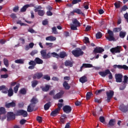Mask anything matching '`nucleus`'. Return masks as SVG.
<instances>
[{
  "mask_svg": "<svg viewBox=\"0 0 128 128\" xmlns=\"http://www.w3.org/2000/svg\"><path fill=\"white\" fill-rule=\"evenodd\" d=\"M100 76H101L102 78H106L108 74V78L109 80H112L113 76H112V72L110 70L108 69H106L104 70V72H98Z\"/></svg>",
  "mask_w": 128,
  "mask_h": 128,
  "instance_id": "f257e3e1",
  "label": "nucleus"
},
{
  "mask_svg": "<svg viewBox=\"0 0 128 128\" xmlns=\"http://www.w3.org/2000/svg\"><path fill=\"white\" fill-rule=\"evenodd\" d=\"M106 40H109V42H112L114 40V32L110 30H108V34L106 35Z\"/></svg>",
  "mask_w": 128,
  "mask_h": 128,
  "instance_id": "f03ea898",
  "label": "nucleus"
},
{
  "mask_svg": "<svg viewBox=\"0 0 128 128\" xmlns=\"http://www.w3.org/2000/svg\"><path fill=\"white\" fill-rule=\"evenodd\" d=\"M41 56L43 60H48L50 58V52L46 53V50H42L40 52Z\"/></svg>",
  "mask_w": 128,
  "mask_h": 128,
  "instance_id": "7ed1b4c3",
  "label": "nucleus"
},
{
  "mask_svg": "<svg viewBox=\"0 0 128 128\" xmlns=\"http://www.w3.org/2000/svg\"><path fill=\"white\" fill-rule=\"evenodd\" d=\"M15 114L16 116H22L24 118H26L28 116V112L22 110H18L16 112Z\"/></svg>",
  "mask_w": 128,
  "mask_h": 128,
  "instance_id": "20e7f679",
  "label": "nucleus"
},
{
  "mask_svg": "<svg viewBox=\"0 0 128 128\" xmlns=\"http://www.w3.org/2000/svg\"><path fill=\"white\" fill-rule=\"evenodd\" d=\"M106 94L107 96V99L106 100V102H110V100L114 96V90H110L108 91H107L106 92Z\"/></svg>",
  "mask_w": 128,
  "mask_h": 128,
  "instance_id": "39448f33",
  "label": "nucleus"
},
{
  "mask_svg": "<svg viewBox=\"0 0 128 128\" xmlns=\"http://www.w3.org/2000/svg\"><path fill=\"white\" fill-rule=\"evenodd\" d=\"M84 54V52H82V49H80V48H78V50H73L72 51V54H74V56L76 58H78V56H82Z\"/></svg>",
  "mask_w": 128,
  "mask_h": 128,
  "instance_id": "423d86ee",
  "label": "nucleus"
},
{
  "mask_svg": "<svg viewBox=\"0 0 128 128\" xmlns=\"http://www.w3.org/2000/svg\"><path fill=\"white\" fill-rule=\"evenodd\" d=\"M120 48H122V47L117 46L116 47L112 48L110 50V52L113 54H120Z\"/></svg>",
  "mask_w": 128,
  "mask_h": 128,
  "instance_id": "0eeeda50",
  "label": "nucleus"
},
{
  "mask_svg": "<svg viewBox=\"0 0 128 128\" xmlns=\"http://www.w3.org/2000/svg\"><path fill=\"white\" fill-rule=\"evenodd\" d=\"M16 114H14L13 112H8L7 114L8 120H16Z\"/></svg>",
  "mask_w": 128,
  "mask_h": 128,
  "instance_id": "6e6552de",
  "label": "nucleus"
},
{
  "mask_svg": "<svg viewBox=\"0 0 128 128\" xmlns=\"http://www.w3.org/2000/svg\"><path fill=\"white\" fill-rule=\"evenodd\" d=\"M122 74H115V79L116 82H122Z\"/></svg>",
  "mask_w": 128,
  "mask_h": 128,
  "instance_id": "1a4fd4ad",
  "label": "nucleus"
},
{
  "mask_svg": "<svg viewBox=\"0 0 128 128\" xmlns=\"http://www.w3.org/2000/svg\"><path fill=\"white\" fill-rule=\"evenodd\" d=\"M64 91H60L53 96V98L54 100H60V98H62V96H64Z\"/></svg>",
  "mask_w": 128,
  "mask_h": 128,
  "instance_id": "9d476101",
  "label": "nucleus"
},
{
  "mask_svg": "<svg viewBox=\"0 0 128 128\" xmlns=\"http://www.w3.org/2000/svg\"><path fill=\"white\" fill-rule=\"evenodd\" d=\"M114 68H118L119 70H128V66L126 65H114Z\"/></svg>",
  "mask_w": 128,
  "mask_h": 128,
  "instance_id": "9b49d317",
  "label": "nucleus"
},
{
  "mask_svg": "<svg viewBox=\"0 0 128 128\" xmlns=\"http://www.w3.org/2000/svg\"><path fill=\"white\" fill-rule=\"evenodd\" d=\"M44 75L42 74V72H36L35 73L34 75H33V79L34 80H40V78H42V76Z\"/></svg>",
  "mask_w": 128,
  "mask_h": 128,
  "instance_id": "f8f14e48",
  "label": "nucleus"
},
{
  "mask_svg": "<svg viewBox=\"0 0 128 128\" xmlns=\"http://www.w3.org/2000/svg\"><path fill=\"white\" fill-rule=\"evenodd\" d=\"M119 108L122 112H128V106H125L124 104H122L120 106Z\"/></svg>",
  "mask_w": 128,
  "mask_h": 128,
  "instance_id": "ddd939ff",
  "label": "nucleus"
},
{
  "mask_svg": "<svg viewBox=\"0 0 128 128\" xmlns=\"http://www.w3.org/2000/svg\"><path fill=\"white\" fill-rule=\"evenodd\" d=\"M63 111L66 114H70L72 112V107L70 106L66 105L62 108Z\"/></svg>",
  "mask_w": 128,
  "mask_h": 128,
  "instance_id": "4468645a",
  "label": "nucleus"
},
{
  "mask_svg": "<svg viewBox=\"0 0 128 128\" xmlns=\"http://www.w3.org/2000/svg\"><path fill=\"white\" fill-rule=\"evenodd\" d=\"M104 52V49L102 48L101 47H96L94 50V52L95 54H102Z\"/></svg>",
  "mask_w": 128,
  "mask_h": 128,
  "instance_id": "2eb2a0df",
  "label": "nucleus"
},
{
  "mask_svg": "<svg viewBox=\"0 0 128 128\" xmlns=\"http://www.w3.org/2000/svg\"><path fill=\"white\" fill-rule=\"evenodd\" d=\"M68 118L66 114H63L61 116L60 118V124H66V120Z\"/></svg>",
  "mask_w": 128,
  "mask_h": 128,
  "instance_id": "dca6fc26",
  "label": "nucleus"
},
{
  "mask_svg": "<svg viewBox=\"0 0 128 128\" xmlns=\"http://www.w3.org/2000/svg\"><path fill=\"white\" fill-rule=\"evenodd\" d=\"M16 106V102L14 101L10 103L6 102L5 104V107L6 108H15Z\"/></svg>",
  "mask_w": 128,
  "mask_h": 128,
  "instance_id": "f3484780",
  "label": "nucleus"
},
{
  "mask_svg": "<svg viewBox=\"0 0 128 128\" xmlns=\"http://www.w3.org/2000/svg\"><path fill=\"white\" fill-rule=\"evenodd\" d=\"M34 6L32 4H27L23 6V7L20 9L21 12H24L26 10V9L28 8H32Z\"/></svg>",
  "mask_w": 128,
  "mask_h": 128,
  "instance_id": "a211bd4d",
  "label": "nucleus"
},
{
  "mask_svg": "<svg viewBox=\"0 0 128 128\" xmlns=\"http://www.w3.org/2000/svg\"><path fill=\"white\" fill-rule=\"evenodd\" d=\"M62 86L66 90H68L70 88V86L68 84V82H66V80L64 81L62 84Z\"/></svg>",
  "mask_w": 128,
  "mask_h": 128,
  "instance_id": "6ab92c4d",
  "label": "nucleus"
},
{
  "mask_svg": "<svg viewBox=\"0 0 128 128\" xmlns=\"http://www.w3.org/2000/svg\"><path fill=\"white\" fill-rule=\"evenodd\" d=\"M92 64H83L82 66L80 67V72L82 70V68H92Z\"/></svg>",
  "mask_w": 128,
  "mask_h": 128,
  "instance_id": "aec40b11",
  "label": "nucleus"
},
{
  "mask_svg": "<svg viewBox=\"0 0 128 128\" xmlns=\"http://www.w3.org/2000/svg\"><path fill=\"white\" fill-rule=\"evenodd\" d=\"M116 119H111L110 120L108 125L109 126L108 127L110 128V126H114V124H116Z\"/></svg>",
  "mask_w": 128,
  "mask_h": 128,
  "instance_id": "412c9836",
  "label": "nucleus"
},
{
  "mask_svg": "<svg viewBox=\"0 0 128 128\" xmlns=\"http://www.w3.org/2000/svg\"><path fill=\"white\" fill-rule=\"evenodd\" d=\"M65 66H70V68H72V62L70 60H66L64 62Z\"/></svg>",
  "mask_w": 128,
  "mask_h": 128,
  "instance_id": "4be33fe9",
  "label": "nucleus"
},
{
  "mask_svg": "<svg viewBox=\"0 0 128 128\" xmlns=\"http://www.w3.org/2000/svg\"><path fill=\"white\" fill-rule=\"evenodd\" d=\"M60 110H58V109H55L54 110H53L51 112L50 116H56V114H60Z\"/></svg>",
  "mask_w": 128,
  "mask_h": 128,
  "instance_id": "5701e85b",
  "label": "nucleus"
},
{
  "mask_svg": "<svg viewBox=\"0 0 128 128\" xmlns=\"http://www.w3.org/2000/svg\"><path fill=\"white\" fill-rule=\"evenodd\" d=\"M34 62L37 64H44V60L38 57L35 58Z\"/></svg>",
  "mask_w": 128,
  "mask_h": 128,
  "instance_id": "b1692460",
  "label": "nucleus"
},
{
  "mask_svg": "<svg viewBox=\"0 0 128 128\" xmlns=\"http://www.w3.org/2000/svg\"><path fill=\"white\" fill-rule=\"evenodd\" d=\"M72 22L74 26H80V23L78 20L77 18L74 19L72 20Z\"/></svg>",
  "mask_w": 128,
  "mask_h": 128,
  "instance_id": "393cba45",
  "label": "nucleus"
},
{
  "mask_svg": "<svg viewBox=\"0 0 128 128\" xmlns=\"http://www.w3.org/2000/svg\"><path fill=\"white\" fill-rule=\"evenodd\" d=\"M74 12L76 14H81V16H84V13L82 12L80 9L76 8L74 10Z\"/></svg>",
  "mask_w": 128,
  "mask_h": 128,
  "instance_id": "a878e982",
  "label": "nucleus"
},
{
  "mask_svg": "<svg viewBox=\"0 0 128 128\" xmlns=\"http://www.w3.org/2000/svg\"><path fill=\"white\" fill-rule=\"evenodd\" d=\"M80 82L82 84H84V82H88V78L85 76L81 77L80 79Z\"/></svg>",
  "mask_w": 128,
  "mask_h": 128,
  "instance_id": "bb28decb",
  "label": "nucleus"
},
{
  "mask_svg": "<svg viewBox=\"0 0 128 128\" xmlns=\"http://www.w3.org/2000/svg\"><path fill=\"white\" fill-rule=\"evenodd\" d=\"M46 40H50V42H54L56 40V38L53 36H49L46 38Z\"/></svg>",
  "mask_w": 128,
  "mask_h": 128,
  "instance_id": "cd10ccee",
  "label": "nucleus"
},
{
  "mask_svg": "<svg viewBox=\"0 0 128 128\" xmlns=\"http://www.w3.org/2000/svg\"><path fill=\"white\" fill-rule=\"evenodd\" d=\"M51 104L52 103L50 102H49L48 103H46V104H45L44 105V110H50V108Z\"/></svg>",
  "mask_w": 128,
  "mask_h": 128,
  "instance_id": "c85d7f7f",
  "label": "nucleus"
},
{
  "mask_svg": "<svg viewBox=\"0 0 128 128\" xmlns=\"http://www.w3.org/2000/svg\"><path fill=\"white\" fill-rule=\"evenodd\" d=\"M50 88V86L46 84L44 87L42 88V92H48Z\"/></svg>",
  "mask_w": 128,
  "mask_h": 128,
  "instance_id": "c756f323",
  "label": "nucleus"
},
{
  "mask_svg": "<svg viewBox=\"0 0 128 128\" xmlns=\"http://www.w3.org/2000/svg\"><path fill=\"white\" fill-rule=\"evenodd\" d=\"M68 55L66 54V53L64 52H60L59 54V58H64L66 56Z\"/></svg>",
  "mask_w": 128,
  "mask_h": 128,
  "instance_id": "7c9ffc66",
  "label": "nucleus"
},
{
  "mask_svg": "<svg viewBox=\"0 0 128 128\" xmlns=\"http://www.w3.org/2000/svg\"><path fill=\"white\" fill-rule=\"evenodd\" d=\"M126 32H122L120 31L119 34V36L121 38H124L126 37Z\"/></svg>",
  "mask_w": 128,
  "mask_h": 128,
  "instance_id": "2f4dec72",
  "label": "nucleus"
},
{
  "mask_svg": "<svg viewBox=\"0 0 128 128\" xmlns=\"http://www.w3.org/2000/svg\"><path fill=\"white\" fill-rule=\"evenodd\" d=\"M50 58H52V56L53 58H60V55L55 52L52 53L50 52Z\"/></svg>",
  "mask_w": 128,
  "mask_h": 128,
  "instance_id": "473e14b6",
  "label": "nucleus"
},
{
  "mask_svg": "<svg viewBox=\"0 0 128 128\" xmlns=\"http://www.w3.org/2000/svg\"><path fill=\"white\" fill-rule=\"evenodd\" d=\"M16 64H24V60L22 59H18L14 60Z\"/></svg>",
  "mask_w": 128,
  "mask_h": 128,
  "instance_id": "72a5a7b5",
  "label": "nucleus"
},
{
  "mask_svg": "<svg viewBox=\"0 0 128 128\" xmlns=\"http://www.w3.org/2000/svg\"><path fill=\"white\" fill-rule=\"evenodd\" d=\"M31 82L32 88H36L38 84V81L36 80H34Z\"/></svg>",
  "mask_w": 128,
  "mask_h": 128,
  "instance_id": "f704fd0d",
  "label": "nucleus"
},
{
  "mask_svg": "<svg viewBox=\"0 0 128 128\" xmlns=\"http://www.w3.org/2000/svg\"><path fill=\"white\" fill-rule=\"evenodd\" d=\"M30 102L32 104H38V98L34 97L33 98H32V99L30 100Z\"/></svg>",
  "mask_w": 128,
  "mask_h": 128,
  "instance_id": "c9c22d12",
  "label": "nucleus"
},
{
  "mask_svg": "<svg viewBox=\"0 0 128 128\" xmlns=\"http://www.w3.org/2000/svg\"><path fill=\"white\" fill-rule=\"evenodd\" d=\"M8 96H14V90H12V88H10L8 90Z\"/></svg>",
  "mask_w": 128,
  "mask_h": 128,
  "instance_id": "e433bc0d",
  "label": "nucleus"
},
{
  "mask_svg": "<svg viewBox=\"0 0 128 128\" xmlns=\"http://www.w3.org/2000/svg\"><path fill=\"white\" fill-rule=\"evenodd\" d=\"M20 88V84H17L16 86L14 88V92L15 94H16L18 92V88Z\"/></svg>",
  "mask_w": 128,
  "mask_h": 128,
  "instance_id": "4c0bfd02",
  "label": "nucleus"
},
{
  "mask_svg": "<svg viewBox=\"0 0 128 128\" xmlns=\"http://www.w3.org/2000/svg\"><path fill=\"white\" fill-rule=\"evenodd\" d=\"M99 120L102 124H106V118L104 116H100L99 118Z\"/></svg>",
  "mask_w": 128,
  "mask_h": 128,
  "instance_id": "58836bf2",
  "label": "nucleus"
},
{
  "mask_svg": "<svg viewBox=\"0 0 128 128\" xmlns=\"http://www.w3.org/2000/svg\"><path fill=\"white\" fill-rule=\"evenodd\" d=\"M19 94H26V90L24 88H22L19 91Z\"/></svg>",
  "mask_w": 128,
  "mask_h": 128,
  "instance_id": "ea45409f",
  "label": "nucleus"
},
{
  "mask_svg": "<svg viewBox=\"0 0 128 128\" xmlns=\"http://www.w3.org/2000/svg\"><path fill=\"white\" fill-rule=\"evenodd\" d=\"M92 92H88L86 94V100H88L90 98V96H92Z\"/></svg>",
  "mask_w": 128,
  "mask_h": 128,
  "instance_id": "a19ab883",
  "label": "nucleus"
},
{
  "mask_svg": "<svg viewBox=\"0 0 128 128\" xmlns=\"http://www.w3.org/2000/svg\"><path fill=\"white\" fill-rule=\"evenodd\" d=\"M126 10H128V6L124 5V6H122V8L120 9V12H126Z\"/></svg>",
  "mask_w": 128,
  "mask_h": 128,
  "instance_id": "79ce46f5",
  "label": "nucleus"
},
{
  "mask_svg": "<svg viewBox=\"0 0 128 128\" xmlns=\"http://www.w3.org/2000/svg\"><path fill=\"white\" fill-rule=\"evenodd\" d=\"M6 114V108L4 107L0 108V114Z\"/></svg>",
  "mask_w": 128,
  "mask_h": 128,
  "instance_id": "37998d69",
  "label": "nucleus"
},
{
  "mask_svg": "<svg viewBox=\"0 0 128 128\" xmlns=\"http://www.w3.org/2000/svg\"><path fill=\"white\" fill-rule=\"evenodd\" d=\"M4 64L6 68H8V60L6 58L4 59Z\"/></svg>",
  "mask_w": 128,
  "mask_h": 128,
  "instance_id": "c03bdc74",
  "label": "nucleus"
},
{
  "mask_svg": "<svg viewBox=\"0 0 128 128\" xmlns=\"http://www.w3.org/2000/svg\"><path fill=\"white\" fill-rule=\"evenodd\" d=\"M70 28L72 30H78V26L76 25H74L72 24H70Z\"/></svg>",
  "mask_w": 128,
  "mask_h": 128,
  "instance_id": "a18cd8bd",
  "label": "nucleus"
},
{
  "mask_svg": "<svg viewBox=\"0 0 128 128\" xmlns=\"http://www.w3.org/2000/svg\"><path fill=\"white\" fill-rule=\"evenodd\" d=\"M96 38L99 39L102 36V34L100 32H98L96 34Z\"/></svg>",
  "mask_w": 128,
  "mask_h": 128,
  "instance_id": "49530a36",
  "label": "nucleus"
},
{
  "mask_svg": "<svg viewBox=\"0 0 128 128\" xmlns=\"http://www.w3.org/2000/svg\"><path fill=\"white\" fill-rule=\"evenodd\" d=\"M122 30V28H115L113 29L114 32H118Z\"/></svg>",
  "mask_w": 128,
  "mask_h": 128,
  "instance_id": "de8ad7c7",
  "label": "nucleus"
},
{
  "mask_svg": "<svg viewBox=\"0 0 128 128\" xmlns=\"http://www.w3.org/2000/svg\"><path fill=\"white\" fill-rule=\"evenodd\" d=\"M44 10H40L38 11V14L40 16H44Z\"/></svg>",
  "mask_w": 128,
  "mask_h": 128,
  "instance_id": "09e8293b",
  "label": "nucleus"
},
{
  "mask_svg": "<svg viewBox=\"0 0 128 128\" xmlns=\"http://www.w3.org/2000/svg\"><path fill=\"white\" fill-rule=\"evenodd\" d=\"M120 2H116L114 4V6L116 8H120Z\"/></svg>",
  "mask_w": 128,
  "mask_h": 128,
  "instance_id": "8fccbe9b",
  "label": "nucleus"
},
{
  "mask_svg": "<svg viewBox=\"0 0 128 128\" xmlns=\"http://www.w3.org/2000/svg\"><path fill=\"white\" fill-rule=\"evenodd\" d=\"M52 32L54 34H58V32L56 30V27H53L52 28Z\"/></svg>",
  "mask_w": 128,
  "mask_h": 128,
  "instance_id": "3c124183",
  "label": "nucleus"
},
{
  "mask_svg": "<svg viewBox=\"0 0 128 128\" xmlns=\"http://www.w3.org/2000/svg\"><path fill=\"white\" fill-rule=\"evenodd\" d=\"M124 83V84H126L127 82H128V76H124V81L122 82Z\"/></svg>",
  "mask_w": 128,
  "mask_h": 128,
  "instance_id": "603ef678",
  "label": "nucleus"
},
{
  "mask_svg": "<svg viewBox=\"0 0 128 128\" xmlns=\"http://www.w3.org/2000/svg\"><path fill=\"white\" fill-rule=\"evenodd\" d=\"M43 78H44V80H50V76L48 74H45Z\"/></svg>",
  "mask_w": 128,
  "mask_h": 128,
  "instance_id": "864d4df0",
  "label": "nucleus"
},
{
  "mask_svg": "<svg viewBox=\"0 0 128 128\" xmlns=\"http://www.w3.org/2000/svg\"><path fill=\"white\" fill-rule=\"evenodd\" d=\"M82 0H73L72 4H78V2H81Z\"/></svg>",
  "mask_w": 128,
  "mask_h": 128,
  "instance_id": "5fc2aeb1",
  "label": "nucleus"
},
{
  "mask_svg": "<svg viewBox=\"0 0 128 128\" xmlns=\"http://www.w3.org/2000/svg\"><path fill=\"white\" fill-rule=\"evenodd\" d=\"M28 64L29 66H36V62H34V60H31L28 62Z\"/></svg>",
  "mask_w": 128,
  "mask_h": 128,
  "instance_id": "6e6d98bb",
  "label": "nucleus"
},
{
  "mask_svg": "<svg viewBox=\"0 0 128 128\" xmlns=\"http://www.w3.org/2000/svg\"><path fill=\"white\" fill-rule=\"evenodd\" d=\"M27 112H34V109L28 105L27 108Z\"/></svg>",
  "mask_w": 128,
  "mask_h": 128,
  "instance_id": "4d7b16f0",
  "label": "nucleus"
},
{
  "mask_svg": "<svg viewBox=\"0 0 128 128\" xmlns=\"http://www.w3.org/2000/svg\"><path fill=\"white\" fill-rule=\"evenodd\" d=\"M102 92H104V89H100V90H96V91L95 94L96 96H98Z\"/></svg>",
  "mask_w": 128,
  "mask_h": 128,
  "instance_id": "13d9d810",
  "label": "nucleus"
},
{
  "mask_svg": "<svg viewBox=\"0 0 128 128\" xmlns=\"http://www.w3.org/2000/svg\"><path fill=\"white\" fill-rule=\"evenodd\" d=\"M58 108H57L58 110L60 111V109L62 108V106H64V104L58 103Z\"/></svg>",
  "mask_w": 128,
  "mask_h": 128,
  "instance_id": "bf43d9fd",
  "label": "nucleus"
},
{
  "mask_svg": "<svg viewBox=\"0 0 128 128\" xmlns=\"http://www.w3.org/2000/svg\"><path fill=\"white\" fill-rule=\"evenodd\" d=\"M38 52L36 50H32L30 54V56H34V54H38Z\"/></svg>",
  "mask_w": 128,
  "mask_h": 128,
  "instance_id": "052dcab7",
  "label": "nucleus"
},
{
  "mask_svg": "<svg viewBox=\"0 0 128 128\" xmlns=\"http://www.w3.org/2000/svg\"><path fill=\"white\" fill-rule=\"evenodd\" d=\"M1 78H8V74H2L0 76Z\"/></svg>",
  "mask_w": 128,
  "mask_h": 128,
  "instance_id": "680f3d73",
  "label": "nucleus"
},
{
  "mask_svg": "<svg viewBox=\"0 0 128 128\" xmlns=\"http://www.w3.org/2000/svg\"><path fill=\"white\" fill-rule=\"evenodd\" d=\"M52 80H54V82H58L60 80V78L56 76H53Z\"/></svg>",
  "mask_w": 128,
  "mask_h": 128,
  "instance_id": "e2e57ef3",
  "label": "nucleus"
},
{
  "mask_svg": "<svg viewBox=\"0 0 128 128\" xmlns=\"http://www.w3.org/2000/svg\"><path fill=\"white\" fill-rule=\"evenodd\" d=\"M10 18H13L14 20V18H16V14H12L10 15Z\"/></svg>",
  "mask_w": 128,
  "mask_h": 128,
  "instance_id": "0e129e2a",
  "label": "nucleus"
},
{
  "mask_svg": "<svg viewBox=\"0 0 128 128\" xmlns=\"http://www.w3.org/2000/svg\"><path fill=\"white\" fill-rule=\"evenodd\" d=\"M26 122V120L22 119L20 120V124H24Z\"/></svg>",
  "mask_w": 128,
  "mask_h": 128,
  "instance_id": "69168bd1",
  "label": "nucleus"
},
{
  "mask_svg": "<svg viewBox=\"0 0 128 128\" xmlns=\"http://www.w3.org/2000/svg\"><path fill=\"white\" fill-rule=\"evenodd\" d=\"M8 88H5L4 89L2 90V92L3 94H8Z\"/></svg>",
  "mask_w": 128,
  "mask_h": 128,
  "instance_id": "338daca9",
  "label": "nucleus"
},
{
  "mask_svg": "<svg viewBox=\"0 0 128 128\" xmlns=\"http://www.w3.org/2000/svg\"><path fill=\"white\" fill-rule=\"evenodd\" d=\"M42 118L41 116H38L37 118H36V120L38 122H42Z\"/></svg>",
  "mask_w": 128,
  "mask_h": 128,
  "instance_id": "774afa93",
  "label": "nucleus"
}]
</instances>
